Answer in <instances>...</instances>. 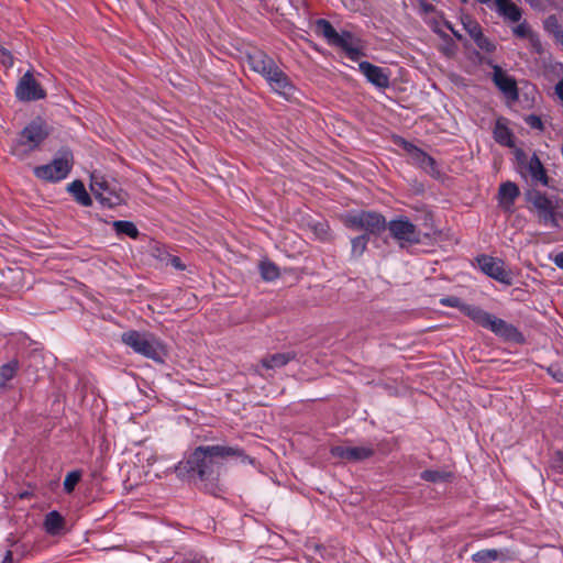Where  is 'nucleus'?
<instances>
[{
    "label": "nucleus",
    "mask_w": 563,
    "mask_h": 563,
    "mask_svg": "<svg viewBox=\"0 0 563 563\" xmlns=\"http://www.w3.org/2000/svg\"><path fill=\"white\" fill-rule=\"evenodd\" d=\"M512 33L517 37L528 40L529 44L531 45V47L536 52H538V53L541 52L542 45H541V42L539 40V36L531 30L530 25L526 21H523V22L519 23L518 25H516L512 29Z\"/></svg>",
    "instance_id": "obj_22"
},
{
    "label": "nucleus",
    "mask_w": 563,
    "mask_h": 563,
    "mask_svg": "<svg viewBox=\"0 0 563 563\" xmlns=\"http://www.w3.org/2000/svg\"><path fill=\"white\" fill-rule=\"evenodd\" d=\"M517 159L518 170L523 178L530 179V181L536 185L548 186L549 178L547 172L537 154H532L528 157L523 153H518Z\"/></svg>",
    "instance_id": "obj_8"
},
{
    "label": "nucleus",
    "mask_w": 563,
    "mask_h": 563,
    "mask_svg": "<svg viewBox=\"0 0 563 563\" xmlns=\"http://www.w3.org/2000/svg\"><path fill=\"white\" fill-rule=\"evenodd\" d=\"M68 191L81 206L88 207L91 205V198L80 180H74L73 183H70L68 185Z\"/></svg>",
    "instance_id": "obj_27"
},
{
    "label": "nucleus",
    "mask_w": 563,
    "mask_h": 563,
    "mask_svg": "<svg viewBox=\"0 0 563 563\" xmlns=\"http://www.w3.org/2000/svg\"><path fill=\"white\" fill-rule=\"evenodd\" d=\"M466 29L474 41H476L483 34L479 25L475 22H470L466 25Z\"/></svg>",
    "instance_id": "obj_38"
},
{
    "label": "nucleus",
    "mask_w": 563,
    "mask_h": 563,
    "mask_svg": "<svg viewBox=\"0 0 563 563\" xmlns=\"http://www.w3.org/2000/svg\"><path fill=\"white\" fill-rule=\"evenodd\" d=\"M238 448L227 445L198 446L186 461L179 462L176 467L179 474L195 473L200 479L208 478L213 473L214 465L231 456H241Z\"/></svg>",
    "instance_id": "obj_1"
},
{
    "label": "nucleus",
    "mask_w": 563,
    "mask_h": 563,
    "mask_svg": "<svg viewBox=\"0 0 563 563\" xmlns=\"http://www.w3.org/2000/svg\"><path fill=\"white\" fill-rule=\"evenodd\" d=\"M12 562V553L11 551H8L3 558L2 563H11Z\"/></svg>",
    "instance_id": "obj_46"
},
{
    "label": "nucleus",
    "mask_w": 563,
    "mask_h": 563,
    "mask_svg": "<svg viewBox=\"0 0 563 563\" xmlns=\"http://www.w3.org/2000/svg\"><path fill=\"white\" fill-rule=\"evenodd\" d=\"M404 150L407 152L409 159L424 172L432 176L439 174L434 159L427 153L408 142H404Z\"/></svg>",
    "instance_id": "obj_14"
},
{
    "label": "nucleus",
    "mask_w": 563,
    "mask_h": 563,
    "mask_svg": "<svg viewBox=\"0 0 563 563\" xmlns=\"http://www.w3.org/2000/svg\"><path fill=\"white\" fill-rule=\"evenodd\" d=\"M477 1L481 2V3H488V2H490V0H477Z\"/></svg>",
    "instance_id": "obj_49"
},
{
    "label": "nucleus",
    "mask_w": 563,
    "mask_h": 563,
    "mask_svg": "<svg viewBox=\"0 0 563 563\" xmlns=\"http://www.w3.org/2000/svg\"><path fill=\"white\" fill-rule=\"evenodd\" d=\"M510 559L509 552L507 550H496V549H484L477 551L472 555V560L476 563H490L495 561L505 562Z\"/></svg>",
    "instance_id": "obj_21"
},
{
    "label": "nucleus",
    "mask_w": 563,
    "mask_h": 563,
    "mask_svg": "<svg viewBox=\"0 0 563 563\" xmlns=\"http://www.w3.org/2000/svg\"><path fill=\"white\" fill-rule=\"evenodd\" d=\"M73 166V154L69 151H63L52 163L34 168V175L42 180L56 183L65 179Z\"/></svg>",
    "instance_id": "obj_5"
},
{
    "label": "nucleus",
    "mask_w": 563,
    "mask_h": 563,
    "mask_svg": "<svg viewBox=\"0 0 563 563\" xmlns=\"http://www.w3.org/2000/svg\"><path fill=\"white\" fill-rule=\"evenodd\" d=\"M519 196V188L516 184L507 181L499 188V203L509 210L514 205L515 199Z\"/></svg>",
    "instance_id": "obj_23"
},
{
    "label": "nucleus",
    "mask_w": 563,
    "mask_h": 563,
    "mask_svg": "<svg viewBox=\"0 0 563 563\" xmlns=\"http://www.w3.org/2000/svg\"><path fill=\"white\" fill-rule=\"evenodd\" d=\"M80 481V473L79 472H70L66 475L65 477V481H64V489L67 492V493H70L74 490L75 486L78 484V482Z\"/></svg>",
    "instance_id": "obj_36"
},
{
    "label": "nucleus",
    "mask_w": 563,
    "mask_h": 563,
    "mask_svg": "<svg viewBox=\"0 0 563 563\" xmlns=\"http://www.w3.org/2000/svg\"><path fill=\"white\" fill-rule=\"evenodd\" d=\"M484 328L506 339H515L518 335V331L515 327L493 314L489 316V320Z\"/></svg>",
    "instance_id": "obj_19"
},
{
    "label": "nucleus",
    "mask_w": 563,
    "mask_h": 563,
    "mask_svg": "<svg viewBox=\"0 0 563 563\" xmlns=\"http://www.w3.org/2000/svg\"><path fill=\"white\" fill-rule=\"evenodd\" d=\"M386 227L393 239H395L401 247L417 244L421 241V232L407 218L400 217L394 219L389 221Z\"/></svg>",
    "instance_id": "obj_7"
},
{
    "label": "nucleus",
    "mask_w": 563,
    "mask_h": 563,
    "mask_svg": "<svg viewBox=\"0 0 563 563\" xmlns=\"http://www.w3.org/2000/svg\"><path fill=\"white\" fill-rule=\"evenodd\" d=\"M527 122L528 124L531 126V128H534V129H542V121L539 117L537 115H530L528 117L527 119Z\"/></svg>",
    "instance_id": "obj_40"
},
{
    "label": "nucleus",
    "mask_w": 563,
    "mask_h": 563,
    "mask_svg": "<svg viewBox=\"0 0 563 563\" xmlns=\"http://www.w3.org/2000/svg\"><path fill=\"white\" fill-rule=\"evenodd\" d=\"M352 255L360 257L366 250L368 238L367 235H360L352 240Z\"/></svg>",
    "instance_id": "obj_33"
},
{
    "label": "nucleus",
    "mask_w": 563,
    "mask_h": 563,
    "mask_svg": "<svg viewBox=\"0 0 563 563\" xmlns=\"http://www.w3.org/2000/svg\"><path fill=\"white\" fill-rule=\"evenodd\" d=\"M462 312L482 327H485L490 316V313L486 312L481 307L468 303L462 307Z\"/></svg>",
    "instance_id": "obj_25"
},
{
    "label": "nucleus",
    "mask_w": 563,
    "mask_h": 563,
    "mask_svg": "<svg viewBox=\"0 0 563 563\" xmlns=\"http://www.w3.org/2000/svg\"><path fill=\"white\" fill-rule=\"evenodd\" d=\"M113 228L118 234H124L135 239L139 235V230L133 222L130 221H114Z\"/></svg>",
    "instance_id": "obj_31"
},
{
    "label": "nucleus",
    "mask_w": 563,
    "mask_h": 563,
    "mask_svg": "<svg viewBox=\"0 0 563 563\" xmlns=\"http://www.w3.org/2000/svg\"><path fill=\"white\" fill-rule=\"evenodd\" d=\"M550 258L558 267L563 269V252L550 255Z\"/></svg>",
    "instance_id": "obj_41"
},
{
    "label": "nucleus",
    "mask_w": 563,
    "mask_h": 563,
    "mask_svg": "<svg viewBox=\"0 0 563 563\" xmlns=\"http://www.w3.org/2000/svg\"><path fill=\"white\" fill-rule=\"evenodd\" d=\"M554 91L558 98L563 102V78L556 82Z\"/></svg>",
    "instance_id": "obj_43"
},
{
    "label": "nucleus",
    "mask_w": 563,
    "mask_h": 563,
    "mask_svg": "<svg viewBox=\"0 0 563 563\" xmlns=\"http://www.w3.org/2000/svg\"><path fill=\"white\" fill-rule=\"evenodd\" d=\"M247 63L252 70L268 77L278 66L272 57L262 51H256L247 56Z\"/></svg>",
    "instance_id": "obj_17"
},
{
    "label": "nucleus",
    "mask_w": 563,
    "mask_h": 563,
    "mask_svg": "<svg viewBox=\"0 0 563 563\" xmlns=\"http://www.w3.org/2000/svg\"><path fill=\"white\" fill-rule=\"evenodd\" d=\"M360 71L365 76V78L375 87L385 89L389 87L390 74L386 68L376 66L371 64L369 62H361L358 64Z\"/></svg>",
    "instance_id": "obj_12"
},
{
    "label": "nucleus",
    "mask_w": 563,
    "mask_h": 563,
    "mask_svg": "<svg viewBox=\"0 0 563 563\" xmlns=\"http://www.w3.org/2000/svg\"><path fill=\"white\" fill-rule=\"evenodd\" d=\"M316 31L321 34L328 43L331 45L332 40L335 38L336 31L332 26V24L324 19H319L316 21Z\"/></svg>",
    "instance_id": "obj_29"
},
{
    "label": "nucleus",
    "mask_w": 563,
    "mask_h": 563,
    "mask_svg": "<svg viewBox=\"0 0 563 563\" xmlns=\"http://www.w3.org/2000/svg\"><path fill=\"white\" fill-rule=\"evenodd\" d=\"M475 43L479 48L485 49L487 52H492L494 49L493 43L483 34L475 41Z\"/></svg>",
    "instance_id": "obj_39"
},
{
    "label": "nucleus",
    "mask_w": 563,
    "mask_h": 563,
    "mask_svg": "<svg viewBox=\"0 0 563 563\" xmlns=\"http://www.w3.org/2000/svg\"><path fill=\"white\" fill-rule=\"evenodd\" d=\"M122 342L135 353L148 357L157 363H164L167 356L166 345L154 334L130 330L122 333Z\"/></svg>",
    "instance_id": "obj_2"
},
{
    "label": "nucleus",
    "mask_w": 563,
    "mask_h": 563,
    "mask_svg": "<svg viewBox=\"0 0 563 563\" xmlns=\"http://www.w3.org/2000/svg\"><path fill=\"white\" fill-rule=\"evenodd\" d=\"M48 126L42 120H34L20 133L14 146V153L24 156L34 151L48 135Z\"/></svg>",
    "instance_id": "obj_3"
},
{
    "label": "nucleus",
    "mask_w": 563,
    "mask_h": 563,
    "mask_svg": "<svg viewBox=\"0 0 563 563\" xmlns=\"http://www.w3.org/2000/svg\"><path fill=\"white\" fill-rule=\"evenodd\" d=\"M497 12L510 22H519L522 16L521 9L511 0H495Z\"/></svg>",
    "instance_id": "obj_20"
},
{
    "label": "nucleus",
    "mask_w": 563,
    "mask_h": 563,
    "mask_svg": "<svg viewBox=\"0 0 563 563\" xmlns=\"http://www.w3.org/2000/svg\"><path fill=\"white\" fill-rule=\"evenodd\" d=\"M15 95L20 100L31 101L44 98L45 93L31 73H26L20 79Z\"/></svg>",
    "instance_id": "obj_11"
},
{
    "label": "nucleus",
    "mask_w": 563,
    "mask_h": 563,
    "mask_svg": "<svg viewBox=\"0 0 563 563\" xmlns=\"http://www.w3.org/2000/svg\"><path fill=\"white\" fill-rule=\"evenodd\" d=\"M420 476L422 479H424L427 482L438 483V482L446 481V478L450 477V474L445 473V472L435 471V470H427V471H423Z\"/></svg>",
    "instance_id": "obj_34"
},
{
    "label": "nucleus",
    "mask_w": 563,
    "mask_h": 563,
    "mask_svg": "<svg viewBox=\"0 0 563 563\" xmlns=\"http://www.w3.org/2000/svg\"><path fill=\"white\" fill-rule=\"evenodd\" d=\"M528 200L532 203L538 212L540 221L545 225L556 227L558 222L554 214V206L552 201L538 191L529 192Z\"/></svg>",
    "instance_id": "obj_10"
},
{
    "label": "nucleus",
    "mask_w": 563,
    "mask_h": 563,
    "mask_svg": "<svg viewBox=\"0 0 563 563\" xmlns=\"http://www.w3.org/2000/svg\"><path fill=\"white\" fill-rule=\"evenodd\" d=\"M552 375H553L558 380H563V374H562L561 372L552 373Z\"/></svg>",
    "instance_id": "obj_47"
},
{
    "label": "nucleus",
    "mask_w": 563,
    "mask_h": 563,
    "mask_svg": "<svg viewBox=\"0 0 563 563\" xmlns=\"http://www.w3.org/2000/svg\"><path fill=\"white\" fill-rule=\"evenodd\" d=\"M2 63L3 65L10 67L13 65V58L11 56V54L7 51H2Z\"/></svg>",
    "instance_id": "obj_42"
},
{
    "label": "nucleus",
    "mask_w": 563,
    "mask_h": 563,
    "mask_svg": "<svg viewBox=\"0 0 563 563\" xmlns=\"http://www.w3.org/2000/svg\"><path fill=\"white\" fill-rule=\"evenodd\" d=\"M260 272L263 279L267 282L274 280L279 276L278 267L269 261H262L260 263Z\"/></svg>",
    "instance_id": "obj_32"
},
{
    "label": "nucleus",
    "mask_w": 563,
    "mask_h": 563,
    "mask_svg": "<svg viewBox=\"0 0 563 563\" xmlns=\"http://www.w3.org/2000/svg\"><path fill=\"white\" fill-rule=\"evenodd\" d=\"M187 563H208V560L205 556L195 555L194 558L188 559Z\"/></svg>",
    "instance_id": "obj_45"
},
{
    "label": "nucleus",
    "mask_w": 563,
    "mask_h": 563,
    "mask_svg": "<svg viewBox=\"0 0 563 563\" xmlns=\"http://www.w3.org/2000/svg\"><path fill=\"white\" fill-rule=\"evenodd\" d=\"M495 139L497 142L504 145H509L511 142V135L507 128L501 126L499 124L496 125L494 131Z\"/></svg>",
    "instance_id": "obj_35"
},
{
    "label": "nucleus",
    "mask_w": 563,
    "mask_h": 563,
    "mask_svg": "<svg viewBox=\"0 0 563 563\" xmlns=\"http://www.w3.org/2000/svg\"><path fill=\"white\" fill-rule=\"evenodd\" d=\"M331 45L341 47L346 56L356 62L363 55L357 40L350 32L336 33L335 38L332 40Z\"/></svg>",
    "instance_id": "obj_16"
},
{
    "label": "nucleus",
    "mask_w": 563,
    "mask_h": 563,
    "mask_svg": "<svg viewBox=\"0 0 563 563\" xmlns=\"http://www.w3.org/2000/svg\"><path fill=\"white\" fill-rule=\"evenodd\" d=\"M64 526H65V520L59 512L53 510L45 516L44 528L48 534H51V536L59 534L63 531Z\"/></svg>",
    "instance_id": "obj_24"
},
{
    "label": "nucleus",
    "mask_w": 563,
    "mask_h": 563,
    "mask_svg": "<svg viewBox=\"0 0 563 563\" xmlns=\"http://www.w3.org/2000/svg\"><path fill=\"white\" fill-rule=\"evenodd\" d=\"M374 453L373 449L369 446H345L338 445L331 449V454L334 457L342 459L349 462H358L365 459H368Z\"/></svg>",
    "instance_id": "obj_15"
},
{
    "label": "nucleus",
    "mask_w": 563,
    "mask_h": 563,
    "mask_svg": "<svg viewBox=\"0 0 563 563\" xmlns=\"http://www.w3.org/2000/svg\"><path fill=\"white\" fill-rule=\"evenodd\" d=\"M477 263L481 271L490 278L507 286L512 284V274L506 268L501 260L488 255H481L477 257Z\"/></svg>",
    "instance_id": "obj_9"
},
{
    "label": "nucleus",
    "mask_w": 563,
    "mask_h": 563,
    "mask_svg": "<svg viewBox=\"0 0 563 563\" xmlns=\"http://www.w3.org/2000/svg\"><path fill=\"white\" fill-rule=\"evenodd\" d=\"M440 303L442 306L457 308L461 312H462V307L465 306V302H463L456 296L443 297L440 299Z\"/></svg>",
    "instance_id": "obj_37"
},
{
    "label": "nucleus",
    "mask_w": 563,
    "mask_h": 563,
    "mask_svg": "<svg viewBox=\"0 0 563 563\" xmlns=\"http://www.w3.org/2000/svg\"><path fill=\"white\" fill-rule=\"evenodd\" d=\"M493 80L507 97L514 100L518 98L516 81L498 66L494 67Z\"/></svg>",
    "instance_id": "obj_18"
},
{
    "label": "nucleus",
    "mask_w": 563,
    "mask_h": 563,
    "mask_svg": "<svg viewBox=\"0 0 563 563\" xmlns=\"http://www.w3.org/2000/svg\"><path fill=\"white\" fill-rule=\"evenodd\" d=\"M346 227L368 233L377 234L386 229V221L383 216L372 211H361L345 217Z\"/></svg>",
    "instance_id": "obj_6"
},
{
    "label": "nucleus",
    "mask_w": 563,
    "mask_h": 563,
    "mask_svg": "<svg viewBox=\"0 0 563 563\" xmlns=\"http://www.w3.org/2000/svg\"><path fill=\"white\" fill-rule=\"evenodd\" d=\"M269 87L285 99L294 97L295 87L288 76L277 67L268 77L265 78Z\"/></svg>",
    "instance_id": "obj_13"
},
{
    "label": "nucleus",
    "mask_w": 563,
    "mask_h": 563,
    "mask_svg": "<svg viewBox=\"0 0 563 563\" xmlns=\"http://www.w3.org/2000/svg\"><path fill=\"white\" fill-rule=\"evenodd\" d=\"M19 368L16 360H11L0 367V387H5L7 383L11 380Z\"/></svg>",
    "instance_id": "obj_28"
},
{
    "label": "nucleus",
    "mask_w": 563,
    "mask_h": 563,
    "mask_svg": "<svg viewBox=\"0 0 563 563\" xmlns=\"http://www.w3.org/2000/svg\"><path fill=\"white\" fill-rule=\"evenodd\" d=\"M168 264H170L172 266H174L177 269H184V265L181 264L179 257H177V256H170Z\"/></svg>",
    "instance_id": "obj_44"
},
{
    "label": "nucleus",
    "mask_w": 563,
    "mask_h": 563,
    "mask_svg": "<svg viewBox=\"0 0 563 563\" xmlns=\"http://www.w3.org/2000/svg\"><path fill=\"white\" fill-rule=\"evenodd\" d=\"M291 358L289 353H278L262 361L263 366L266 368H277L286 365Z\"/></svg>",
    "instance_id": "obj_30"
},
{
    "label": "nucleus",
    "mask_w": 563,
    "mask_h": 563,
    "mask_svg": "<svg viewBox=\"0 0 563 563\" xmlns=\"http://www.w3.org/2000/svg\"><path fill=\"white\" fill-rule=\"evenodd\" d=\"M462 312L482 327H485L490 316V313L486 312L481 307L468 303L462 307Z\"/></svg>",
    "instance_id": "obj_26"
},
{
    "label": "nucleus",
    "mask_w": 563,
    "mask_h": 563,
    "mask_svg": "<svg viewBox=\"0 0 563 563\" xmlns=\"http://www.w3.org/2000/svg\"><path fill=\"white\" fill-rule=\"evenodd\" d=\"M559 460L563 464V453H559Z\"/></svg>",
    "instance_id": "obj_48"
},
{
    "label": "nucleus",
    "mask_w": 563,
    "mask_h": 563,
    "mask_svg": "<svg viewBox=\"0 0 563 563\" xmlns=\"http://www.w3.org/2000/svg\"><path fill=\"white\" fill-rule=\"evenodd\" d=\"M90 190L99 202L108 208L119 206L123 200L122 190L114 181L93 173L91 175Z\"/></svg>",
    "instance_id": "obj_4"
}]
</instances>
